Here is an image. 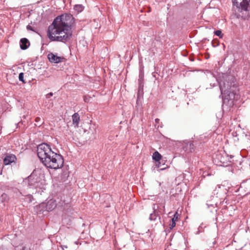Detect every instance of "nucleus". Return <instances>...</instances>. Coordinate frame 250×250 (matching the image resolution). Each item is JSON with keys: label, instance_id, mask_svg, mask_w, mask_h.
I'll use <instances>...</instances> for the list:
<instances>
[{"label": "nucleus", "instance_id": "obj_15", "mask_svg": "<svg viewBox=\"0 0 250 250\" xmlns=\"http://www.w3.org/2000/svg\"><path fill=\"white\" fill-rule=\"evenodd\" d=\"M240 188L243 189L247 193L250 192V183H242L240 185Z\"/></svg>", "mask_w": 250, "mask_h": 250}, {"label": "nucleus", "instance_id": "obj_38", "mask_svg": "<svg viewBox=\"0 0 250 250\" xmlns=\"http://www.w3.org/2000/svg\"><path fill=\"white\" fill-rule=\"evenodd\" d=\"M187 240L185 241V244H187V243H188V242H187Z\"/></svg>", "mask_w": 250, "mask_h": 250}, {"label": "nucleus", "instance_id": "obj_9", "mask_svg": "<svg viewBox=\"0 0 250 250\" xmlns=\"http://www.w3.org/2000/svg\"><path fill=\"white\" fill-rule=\"evenodd\" d=\"M200 144L197 141H186L183 143L182 148L187 153L192 152L195 151V148Z\"/></svg>", "mask_w": 250, "mask_h": 250}, {"label": "nucleus", "instance_id": "obj_27", "mask_svg": "<svg viewBox=\"0 0 250 250\" xmlns=\"http://www.w3.org/2000/svg\"><path fill=\"white\" fill-rule=\"evenodd\" d=\"M171 222L169 224V226H170L169 228H170V229H171L172 228H173L176 225L175 220L171 219Z\"/></svg>", "mask_w": 250, "mask_h": 250}, {"label": "nucleus", "instance_id": "obj_18", "mask_svg": "<svg viewBox=\"0 0 250 250\" xmlns=\"http://www.w3.org/2000/svg\"><path fill=\"white\" fill-rule=\"evenodd\" d=\"M11 190L14 193L13 196H15V197H19L21 195V193L17 188H12Z\"/></svg>", "mask_w": 250, "mask_h": 250}, {"label": "nucleus", "instance_id": "obj_29", "mask_svg": "<svg viewBox=\"0 0 250 250\" xmlns=\"http://www.w3.org/2000/svg\"><path fill=\"white\" fill-rule=\"evenodd\" d=\"M178 216H179L178 213L177 212H176L174 215L173 218L172 219L175 220V222H176L178 220Z\"/></svg>", "mask_w": 250, "mask_h": 250}, {"label": "nucleus", "instance_id": "obj_26", "mask_svg": "<svg viewBox=\"0 0 250 250\" xmlns=\"http://www.w3.org/2000/svg\"><path fill=\"white\" fill-rule=\"evenodd\" d=\"M91 98L88 95H85L83 96V100L85 103L90 102Z\"/></svg>", "mask_w": 250, "mask_h": 250}, {"label": "nucleus", "instance_id": "obj_28", "mask_svg": "<svg viewBox=\"0 0 250 250\" xmlns=\"http://www.w3.org/2000/svg\"><path fill=\"white\" fill-rule=\"evenodd\" d=\"M212 44L213 47H216L218 45V42L217 40H213L212 42Z\"/></svg>", "mask_w": 250, "mask_h": 250}, {"label": "nucleus", "instance_id": "obj_17", "mask_svg": "<svg viewBox=\"0 0 250 250\" xmlns=\"http://www.w3.org/2000/svg\"><path fill=\"white\" fill-rule=\"evenodd\" d=\"M144 73L143 70H140L139 72V76L138 79L139 85L141 84L144 85Z\"/></svg>", "mask_w": 250, "mask_h": 250}, {"label": "nucleus", "instance_id": "obj_21", "mask_svg": "<svg viewBox=\"0 0 250 250\" xmlns=\"http://www.w3.org/2000/svg\"><path fill=\"white\" fill-rule=\"evenodd\" d=\"M143 87H144V85H141V84L139 85L138 90V97L140 95H143L144 94Z\"/></svg>", "mask_w": 250, "mask_h": 250}, {"label": "nucleus", "instance_id": "obj_8", "mask_svg": "<svg viewBox=\"0 0 250 250\" xmlns=\"http://www.w3.org/2000/svg\"><path fill=\"white\" fill-rule=\"evenodd\" d=\"M57 206L56 201L53 200H50L47 203H42L40 204L38 208L41 213H43L44 211H50L53 210Z\"/></svg>", "mask_w": 250, "mask_h": 250}, {"label": "nucleus", "instance_id": "obj_11", "mask_svg": "<svg viewBox=\"0 0 250 250\" xmlns=\"http://www.w3.org/2000/svg\"><path fill=\"white\" fill-rule=\"evenodd\" d=\"M47 58L51 63H59L65 60L63 57H59L53 53H50L47 55Z\"/></svg>", "mask_w": 250, "mask_h": 250}, {"label": "nucleus", "instance_id": "obj_3", "mask_svg": "<svg viewBox=\"0 0 250 250\" xmlns=\"http://www.w3.org/2000/svg\"><path fill=\"white\" fill-rule=\"evenodd\" d=\"M234 7V14L238 19L244 20L250 17V0H232Z\"/></svg>", "mask_w": 250, "mask_h": 250}, {"label": "nucleus", "instance_id": "obj_13", "mask_svg": "<svg viewBox=\"0 0 250 250\" xmlns=\"http://www.w3.org/2000/svg\"><path fill=\"white\" fill-rule=\"evenodd\" d=\"M30 45V42L26 38H22L20 40V47L22 50H25Z\"/></svg>", "mask_w": 250, "mask_h": 250}, {"label": "nucleus", "instance_id": "obj_32", "mask_svg": "<svg viewBox=\"0 0 250 250\" xmlns=\"http://www.w3.org/2000/svg\"><path fill=\"white\" fill-rule=\"evenodd\" d=\"M41 119L40 117H36L35 121L36 123L39 122L41 121Z\"/></svg>", "mask_w": 250, "mask_h": 250}, {"label": "nucleus", "instance_id": "obj_24", "mask_svg": "<svg viewBox=\"0 0 250 250\" xmlns=\"http://www.w3.org/2000/svg\"><path fill=\"white\" fill-rule=\"evenodd\" d=\"M19 79L20 81L22 82L23 83H25L24 81V74L22 72H21L19 75Z\"/></svg>", "mask_w": 250, "mask_h": 250}, {"label": "nucleus", "instance_id": "obj_36", "mask_svg": "<svg viewBox=\"0 0 250 250\" xmlns=\"http://www.w3.org/2000/svg\"><path fill=\"white\" fill-rule=\"evenodd\" d=\"M2 169L0 167V174H2Z\"/></svg>", "mask_w": 250, "mask_h": 250}, {"label": "nucleus", "instance_id": "obj_31", "mask_svg": "<svg viewBox=\"0 0 250 250\" xmlns=\"http://www.w3.org/2000/svg\"><path fill=\"white\" fill-rule=\"evenodd\" d=\"M26 28L27 30H31V31H34V29H33V28L30 26V25H28L26 27Z\"/></svg>", "mask_w": 250, "mask_h": 250}, {"label": "nucleus", "instance_id": "obj_12", "mask_svg": "<svg viewBox=\"0 0 250 250\" xmlns=\"http://www.w3.org/2000/svg\"><path fill=\"white\" fill-rule=\"evenodd\" d=\"M213 159L215 160V162L218 163H220L223 165L227 164L225 157L220 152H218L213 156Z\"/></svg>", "mask_w": 250, "mask_h": 250}, {"label": "nucleus", "instance_id": "obj_20", "mask_svg": "<svg viewBox=\"0 0 250 250\" xmlns=\"http://www.w3.org/2000/svg\"><path fill=\"white\" fill-rule=\"evenodd\" d=\"M156 166L161 170L165 169L167 167V166H165V164L162 165L161 162H158V164H156Z\"/></svg>", "mask_w": 250, "mask_h": 250}, {"label": "nucleus", "instance_id": "obj_14", "mask_svg": "<svg viewBox=\"0 0 250 250\" xmlns=\"http://www.w3.org/2000/svg\"><path fill=\"white\" fill-rule=\"evenodd\" d=\"M72 121L73 124L74 125L75 127H78L79 125V123L80 121V115L78 113H75L72 115Z\"/></svg>", "mask_w": 250, "mask_h": 250}, {"label": "nucleus", "instance_id": "obj_34", "mask_svg": "<svg viewBox=\"0 0 250 250\" xmlns=\"http://www.w3.org/2000/svg\"><path fill=\"white\" fill-rule=\"evenodd\" d=\"M234 156L233 155H230L229 158V161L231 162V159Z\"/></svg>", "mask_w": 250, "mask_h": 250}, {"label": "nucleus", "instance_id": "obj_30", "mask_svg": "<svg viewBox=\"0 0 250 250\" xmlns=\"http://www.w3.org/2000/svg\"><path fill=\"white\" fill-rule=\"evenodd\" d=\"M53 94H53V93H52V92H50V93H48V94H47L46 95V96H46V98L47 99H49V98H50V97L52 96L53 95Z\"/></svg>", "mask_w": 250, "mask_h": 250}, {"label": "nucleus", "instance_id": "obj_22", "mask_svg": "<svg viewBox=\"0 0 250 250\" xmlns=\"http://www.w3.org/2000/svg\"><path fill=\"white\" fill-rule=\"evenodd\" d=\"M9 198L7 195L5 193H3L1 196V200L2 202H6L8 200Z\"/></svg>", "mask_w": 250, "mask_h": 250}, {"label": "nucleus", "instance_id": "obj_1", "mask_svg": "<svg viewBox=\"0 0 250 250\" xmlns=\"http://www.w3.org/2000/svg\"><path fill=\"white\" fill-rule=\"evenodd\" d=\"M234 80L232 76H228L219 83L221 95H223V102L229 107L233 106L234 100L238 97L235 91L236 87Z\"/></svg>", "mask_w": 250, "mask_h": 250}, {"label": "nucleus", "instance_id": "obj_37", "mask_svg": "<svg viewBox=\"0 0 250 250\" xmlns=\"http://www.w3.org/2000/svg\"><path fill=\"white\" fill-rule=\"evenodd\" d=\"M155 206H156V205H155V204H154V205H153V209H154V210L156 209V208H155Z\"/></svg>", "mask_w": 250, "mask_h": 250}, {"label": "nucleus", "instance_id": "obj_23", "mask_svg": "<svg viewBox=\"0 0 250 250\" xmlns=\"http://www.w3.org/2000/svg\"><path fill=\"white\" fill-rule=\"evenodd\" d=\"M214 34L216 36H218L220 38H223V34L222 33V31L220 30H216L214 32Z\"/></svg>", "mask_w": 250, "mask_h": 250}, {"label": "nucleus", "instance_id": "obj_4", "mask_svg": "<svg viewBox=\"0 0 250 250\" xmlns=\"http://www.w3.org/2000/svg\"><path fill=\"white\" fill-rule=\"evenodd\" d=\"M41 161L47 167L55 169L62 167L64 164L62 156L53 151L46 154Z\"/></svg>", "mask_w": 250, "mask_h": 250}, {"label": "nucleus", "instance_id": "obj_35", "mask_svg": "<svg viewBox=\"0 0 250 250\" xmlns=\"http://www.w3.org/2000/svg\"><path fill=\"white\" fill-rule=\"evenodd\" d=\"M159 121H160V120H159V119H158V118H157V119H156L155 120V123H159Z\"/></svg>", "mask_w": 250, "mask_h": 250}, {"label": "nucleus", "instance_id": "obj_6", "mask_svg": "<svg viewBox=\"0 0 250 250\" xmlns=\"http://www.w3.org/2000/svg\"><path fill=\"white\" fill-rule=\"evenodd\" d=\"M41 175L40 170L34 169L32 173L25 179V182H27V186L29 188H37L41 184Z\"/></svg>", "mask_w": 250, "mask_h": 250}, {"label": "nucleus", "instance_id": "obj_33", "mask_svg": "<svg viewBox=\"0 0 250 250\" xmlns=\"http://www.w3.org/2000/svg\"><path fill=\"white\" fill-rule=\"evenodd\" d=\"M21 250H29V248H28V247H26L25 246H24L22 247Z\"/></svg>", "mask_w": 250, "mask_h": 250}, {"label": "nucleus", "instance_id": "obj_25", "mask_svg": "<svg viewBox=\"0 0 250 250\" xmlns=\"http://www.w3.org/2000/svg\"><path fill=\"white\" fill-rule=\"evenodd\" d=\"M157 218V216L156 214L154 212L153 213H151L149 216V220L151 221H155Z\"/></svg>", "mask_w": 250, "mask_h": 250}, {"label": "nucleus", "instance_id": "obj_2", "mask_svg": "<svg viewBox=\"0 0 250 250\" xmlns=\"http://www.w3.org/2000/svg\"><path fill=\"white\" fill-rule=\"evenodd\" d=\"M72 30H66V29L50 25L47 30L48 38L53 42H65L72 37Z\"/></svg>", "mask_w": 250, "mask_h": 250}, {"label": "nucleus", "instance_id": "obj_19", "mask_svg": "<svg viewBox=\"0 0 250 250\" xmlns=\"http://www.w3.org/2000/svg\"><path fill=\"white\" fill-rule=\"evenodd\" d=\"M84 9V7L81 4L75 5L74 7V9L77 11L78 13L82 12L83 11Z\"/></svg>", "mask_w": 250, "mask_h": 250}, {"label": "nucleus", "instance_id": "obj_7", "mask_svg": "<svg viewBox=\"0 0 250 250\" xmlns=\"http://www.w3.org/2000/svg\"><path fill=\"white\" fill-rule=\"evenodd\" d=\"M52 151L50 146L46 143H42L37 147V155L40 160H42L43 157Z\"/></svg>", "mask_w": 250, "mask_h": 250}, {"label": "nucleus", "instance_id": "obj_5", "mask_svg": "<svg viewBox=\"0 0 250 250\" xmlns=\"http://www.w3.org/2000/svg\"><path fill=\"white\" fill-rule=\"evenodd\" d=\"M74 22V18L70 14L65 13L57 16L51 25L72 30V26Z\"/></svg>", "mask_w": 250, "mask_h": 250}, {"label": "nucleus", "instance_id": "obj_10", "mask_svg": "<svg viewBox=\"0 0 250 250\" xmlns=\"http://www.w3.org/2000/svg\"><path fill=\"white\" fill-rule=\"evenodd\" d=\"M17 158L14 154H7L3 159V164L4 165H10L12 163H16Z\"/></svg>", "mask_w": 250, "mask_h": 250}, {"label": "nucleus", "instance_id": "obj_16", "mask_svg": "<svg viewBox=\"0 0 250 250\" xmlns=\"http://www.w3.org/2000/svg\"><path fill=\"white\" fill-rule=\"evenodd\" d=\"M162 156L158 152L155 151L152 155V158L154 160H155L156 162V164H158V162H161L160 160L161 159Z\"/></svg>", "mask_w": 250, "mask_h": 250}]
</instances>
